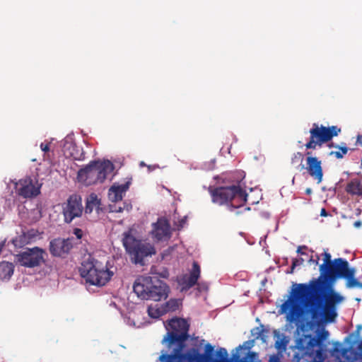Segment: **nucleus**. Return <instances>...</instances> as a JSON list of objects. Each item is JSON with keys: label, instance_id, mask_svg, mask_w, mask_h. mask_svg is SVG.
<instances>
[{"label": "nucleus", "instance_id": "nucleus-1", "mask_svg": "<svg viewBox=\"0 0 362 362\" xmlns=\"http://www.w3.org/2000/svg\"><path fill=\"white\" fill-rule=\"evenodd\" d=\"M351 269L346 259L336 258L318 279H312L309 284H296L291 297L281 307L282 313H287V321L298 322L306 308L312 320L318 325L334 322L337 317V305L344 298L332 288L328 281L344 279Z\"/></svg>", "mask_w": 362, "mask_h": 362}, {"label": "nucleus", "instance_id": "nucleus-2", "mask_svg": "<svg viewBox=\"0 0 362 362\" xmlns=\"http://www.w3.org/2000/svg\"><path fill=\"white\" fill-rule=\"evenodd\" d=\"M165 327L168 332L162 343L165 344L170 354H162L159 357L160 362H214V347L209 343L205 345L204 354H200L199 349L195 347L183 352L189 337V325L186 320L173 318L168 321Z\"/></svg>", "mask_w": 362, "mask_h": 362}, {"label": "nucleus", "instance_id": "nucleus-3", "mask_svg": "<svg viewBox=\"0 0 362 362\" xmlns=\"http://www.w3.org/2000/svg\"><path fill=\"white\" fill-rule=\"evenodd\" d=\"M134 292L142 300L160 301L168 298L169 286L163 281L151 276H139L134 281Z\"/></svg>", "mask_w": 362, "mask_h": 362}, {"label": "nucleus", "instance_id": "nucleus-4", "mask_svg": "<svg viewBox=\"0 0 362 362\" xmlns=\"http://www.w3.org/2000/svg\"><path fill=\"white\" fill-rule=\"evenodd\" d=\"M209 192L213 203L222 206L227 205L230 209H238L247 202V194L240 185L226 187H209Z\"/></svg>", "mask_w": 362, "mask_h": 362}, {"label": "nucleus", "instance_id": "nucleus-5", "mask_svg": "<svg viewBox=\"0 0 362 362\" xmlns=\"http://www.w3.org/2000/svg\"><path fill=\"white\" fill-rule=\"evenodd\" d=\"M136 231L129 228L122 234L123 246L130 256L131 260L134 264L143 265L145 257L151 256L156 253L153 245L149 243H143L135 237Z\"/></svg>", "mask_w": 362, "mask_h": 362}, {"label": "nucleus", "instance_id": "nucleus-6", "mask_svg": "<svg viewBox=\"0 0 362 362\" xmlns=\"http://www.w3.org/2000/svg\"><path fill=\"white\" fill-rule=\"evenodd\" d=\"M79 272L86 283L98 286L105 285L113 275L106 265L91 257L82 262Z\"/></svg>", "mask_w": 362, "mask_h": 362}, {"label": "nucleus", "instance_id": "nucleus-7", "mask_svg": "<svg viewBox=\"0 0 362 362\" xmlns=\"http://www.w3.org/2000/svg\"><path fill=\"white\" fill-rule=\"evenodd\" d=\"M112 170V164L110 161L93 160L78 170L77 178L79 182L88 186L98 182H103Z\"/></svg>", "mask_w": 362, "mask_h": 362}, {"label": "nucleus", "instance_id": "nucleus-8", "mask_svg": "<svg viewBox=\"0 0 362 362\" xmlns=\"http://www.w3.org/2000/svg\"><path fill=\"white\" fill-rule=\"evenodd\" d=\"M309 132L310 139L305 146L307 149H315L317 146L320 147L334 136H337L341 132V129L337 126L325 127L313 123Z\"/></svg>", "mask_w": 362, "mask_h": 362}, {"label": "nucleus", "instance_id": "nucleus-9", "mask_svg": "<svg viewBox=\"0 0 362 362\" xmlns=\"http://www.w3.org/2000/svg\"><path fill=\"white\" fill-rule=\"evenodd\" d=\"M46 252L38 247L27 248L16 255L18 263L25 267L33 268L45 263Z\"/></svg>", "mask_w": 362, "mask_h": 362}, {"label": "nucleus", "instance_id": "nucleus-10", "mask_svg": "<svg viewBox=\"0 0 362 362\" xmlns=\"http://www.w3.org/2000/svg\"><path fill=\"white\" fill-rule=\"evenodd\" d=\"M83 211L82 199L78 194H71L62 205V214L64 222L70 223L76 218L81 217Z\"/></svg>", "mask_w": 362, "mask_h": 362}, {"label": "nucleus", "instance_id": "nucleus-11", "mask_svg": "<svg viewBox=\"0 0 362 362\" xmlns=\"http://www.w3.org/2000/svg\"><path fill=\"white\" fill-rule=\"evenodd\" d=\"M149 234L156 242L168 241L172 235L171 226L165 217H160L151 224Z\"/></svg>", "mask_w": 362, "mask_h": 362}, {"label": "nucleus", "instance_id": "nucleus-12", "mask_svg": "<svg viewBox=\"0 0 362 362\" xmlns=\"http://www.w3.org/2000/svg\"><path fill=\"white\" fill-rule=\"evenodd\" d=\"M305 155L307 156L306 165L299 164L297 169L300 171L305 169L309 175L316 180L317 184L321 183L323 177L321 161L317 157L312 156V153L310 151L306 152Z\"/></svg>", "mask_w": 362, "mask_h": 362}, {"label": "nucleus", "instance_id": "nucleus-13", "mask_svg": "<svg viewBox=\"0 0 362 362\" xmlns=\"http://www.w3.org/2000/svg\"><path fill=\"white\" fill-rule=\"evenodd\" d=\"M200 276L201 267L197 262L194 261L189 272L182 274L177 279L178 284L181 286V291H188L195 285L200 286L198 283Z\"/></svg>", "mask_w": 362, "mask_h": 362}, {"label": "nucleus", "instance_id": "nucleus-14", "mask_svg": "<svg viewBox=\"0 0 362 362\" xmlns=\"http://www.w3.org/2000/svg\"><path fill=\"white\" fill-rule=\"evenodd\" d=\"M17 194L24 198H32L37 197L40 193V187H36L30 178L20 180L16 184Z\"/></svg>", "mask_w": 362, "mask_h": 362}, {"label": "nucleus", "instance_id": "nucleus-15", "mask_svg": "<svg viewBox=\"0 0 362 362\" xmlns=\"http://www.w3.org/2000/svg\"><path fill=\"white\" fill-rule=\"evenodd\" d=\"M72 248L69 239L55 238L49 243V252L54 257H64Z\"/></svg>", "mask_w": 362, "mask_h": 362}, {"label": "nucleus", "instance_id": "nucleus-16", "mask_svg": "<svg viewBox=\"0 0 362 362\" xmlns=\"http://www.w3.org/2000/svg\"><path fill=\"white\" fill-rule=\"evenodd\" d=\"M129 185V182L120 185H112L109 189V199L112 202L121 201L123 197V194L128 189Z\"/></svg>", "mask_w": 362, "mask_h": 362}, {"label": "nucleus", "instance_id": "nucleus-17", "mask_svg": "<svg viewBox=\"0 0 362 362\" xmlns=\"http://www.w3.org/2000/svg\"><path fill=\"white\" fill-rule=\"evenodd\" d=\"M64 153L66 158H71L74 160H83L84 153L81 149H78V146L74 144H66L64 147Z\"/></svg>", "mask_w": 362, "mask_h": 362}, {"label": "nucleus", "instance_id": "nucleus-18", "mask_svg": "<svg viewBox=\"0 0 362 362\" xmlns=\"http://www.w3.org/2000/svg\"><path fill=\"white\" fill-rule=\"evenodd\" d=\"M356 272V269L351 267V269L344 277L346 280V287L348 288H358L362 289V282L355 278Z\"/></svg>", "mask_w": 362, "mask_h": 362}, {"label": "nucleus", "instance_id": "nucleus-19", "mask_svg": "<svg viewBox=\"0 0 362 362\" xmlns=\"http://www.w3.org/2000/svg\"><path fill=\"white\" fill-rule=\"evenodd\" d=\"M346 191L352 195L362 196V183L358 179L351 180L347 184Z\"/></svg>", "mask_w": 362, "mask_h": 362}, {"label": "nucleus", "instance_id": "nucleus-20", "mask_svg": "<svg viewBox=\"0 0 362 362\" xmlns=\"http://www.w3.org/2000/svg\"><path fill=\"white\" fill-rule=\"evenodd\" d=\"M14 266L8 262H0V278L1 279H9L13 275Z\"/></svg>", "mask_w": 362, "mask_h": 362}, {"label": "nucleus", "instance_id": "nucleus-21", "mask_svg": "<svg viewBox=\"0 0 362 362\" xmlns=\"http://www.w3.org/2000/svg\"><path fill=\"white\" fill-rule=\"evenodd\" d=\"M35 235L34 230H29L27 233H23L22 235H20L18 238H16L13 240L15 246L21 247L25 244L29 243L31 238H34Z\"/></svg>", "mask_w": 362, "mask_h": 362}, {"label": "nucleus", "instance_id": "nucleus-22", "mask_svg": "<svg viewBox=\"0 0 362 362\" xmlns=\"http://www.w3.org/2000/svg\"><path fill=\"white\" fill-rule=\"evenodd\" d=\"M233 362H259L257 353L254 351L248 352L243 358H240L238 354H233Z\"/></svg>", "mask_w": 362, "mask_h": 362}, {"label": "nucleus", "instance_id": "nucleus-23", "mask_svg": "<svg viewBox=\"0 0 362 362\" xmlns=\"http://www.w3.org/2000/svg\"><path fill=\"white\" fill-rule=\"evenodd\" d=\"M100 204V200L98 199V197L95 194H91L87 199L86 205L85 208V212L90 214L93 211L94 207H99Z\"/></svg>", "mask_w": 362, "mask_h": 362}, {"label": "nucleus", "instance_id": "nucleus-24", "mask_svg": "<svg viewBox=\"0 0 362 362\" xmlns=\"http://www.w3.org/2000/svg\"><path fill=\"white\" fill-rule=\"evenodd\" d=\"M180 305V303L178 299L171 298L165 304L162 305V306L165 313H167L177 310L179 308Z\"/></svg>", "mask_w": 362, "mask_h": 362}, {"label": "nucleus", "instance_id": "nucleus-25", "mask_svg": "<svg viewBox=\"0 0 362 362\" xmlns=\"http://www.w3.org/2000/svg\"><path fill=\"white\" fill-rule=\"evenodd\" d=\"M147 312L149 317L151 318H158L163 315L165 314L164 310L163 309V306H159L158 305H149L148 307Z\"/></svg>", "mask_w": 362, "mask_h": 362}, {"label": "nucleus", "instance_id": "nucleus-26", "mask_svg": "<svg viewBox=\"0 0 362 362\" xmlns=\"http://www.w3.org/2000/svg\"><path fill=\"white\" fill-rule=\"evenodd\" d=\"M329 335L327 331H323L317 338L314 337L309 341V345L312 347L320 345L322 340L325 339Z\"/></svg>", "mask_w": 362, "mask_h": 362}, {"label": "nucleus", "instance_id": "nucleus-27", "mask_svg": "<svg viewBox=\"0 0 362 362\" xmlns=\"http://www.w3.org/2000/svg\"><path fill=\"white\" fill-rule=\"evenodd\" d=\"M323 263L320 266V274H323L324 271L331 264L333 260L331 259V255L327 252H325L324 254Z\"/></svg>", "mask_w": 362, "mask_h": 362}, {"label": "nucleus", "instance_id": "nucleus-28", "mask_svg": "<svg viewBox=\"0 0 362 362\" xmlns=\"http://www.w3.org/2000/svg\"><path fill=\"white\" fill-rule=\"evenodd\" d=\"M303 158H304V156L302 153L296 152V153H293L291 157V164L295 165L298 163H300V164H302Z\"/></svg>", "mask_w": 362, "mask_h": 362}, {"label": "nucleus", "instance_id": "nucleus-29", "mask_svg": "<svg viewBox=\"0 0 362 362\" xmlns=\"http://www.w3.org/2000/svg\"><path fill=\"white\" fill-rule=\"evenodd\" d=\"M340 151H332L331 155H334L337 158H342L344 155L348 152V148L346 146H341L339 148Z\"/></svg>", "mask_w": 362, "mask_h": 362}, {"label": "nucleus", "instance_id": "nucleus-30", "mask_svg": "<svg viewBox=\"0 0 362 362\" xmlns=\"http://www.w3.org/2000/svg\"><path fill=\"white\" fill-rule=\"evenodd\" d=\"M324 358L322 355V351L321 349H319L316 351L315 357L313 358L310 361L308 362H314V361H319V362H323Z\"/></svg>", "mask_w": 362, "mask_h": 362}, {"label": "nucleus", "instance_id": "nucleus-31", "mask_svg": "<svg viewBox=\"0 0 362 362\" xmlns=\"http://www.w3.org/2000/svg\"><path fill=\"white\" fill-rule=\"evenodd\" d=\"M217 355L221 358H226L227 357L228 353L225 348H220L217 351Z\"/></svg>", "mask_w": 362, "mask_h": 362}, {"label": "nucleus", "instance_id": "nucleus-32", "mask_svg": "<svg viewBox=\"0 0 362 362\" xmlns=\"http://www.w3.org/2000/svg\"><path fill=\"white\" fill-rule=\"evenodd\" d=\"M40 148L44 152H48L49 151V143H42L40 144Z\"/></svg>", "mask_w": 362, "mask_h": 362}, {"label": "nucleus", "instance_id": "nucleus-33", "mask_svg": "<svg viewBox=\"0 0 362 362\" xmlns=\"http://www.w3.org/2000/svg\"><path fill=\"white\" fill-rule=\"evenodd\" d=\"M308 249V247L306 245H300V246H298V249H297V253L301 255H305L306 253L303 252L302 250H307Z\"/></svg>", "mask_w": 362, "mask_h": 362}, {"label": "nucleus", "instance_id": "nucleus-34", "mask_svg": "<svg viewBox=\"0 0 362 362\" xmlns=\"http://www.w3.org/2000/svg\"><path fill=\"white\" fill-rule=\"evenodd\" d=\"M186 221H187V218L185 216L182 218L179 221V225L177 226V229L178 230H180L181 228H183L184 225L186 223Z\"/></svg>", "mask_w": 362, "mask_h": 362}, {"label": "nucleus", "instance_id": "nucleus-35", "mask_svg": "<svg viewBox=\"0 0 362 362\" xmlns=\"http://www.w3.org/2000/svg\"><path fill=\"white\" fill-rule=\"evenodd\" d=\"M292 261L293 263L296 264L297 267L303 264V263L305 262L303 258H299V259L294 258V259H293Z\"/></svg>", "mask_w": 362, "mask_h": 362}, {"label": "nucleus", "instance_id": "nucleus-36", "mask_svg": "<svg viewBox=\"0 0 362 362\" xmlns=\"http://www.w3.org/2000/svg\"><path fill=\"white\" fill-rule=\"evenodd\" d=\"M74 233L78 238H81L82 237L83 232L80 228H75Z\"/></svg>", "mask_w": 362, "mask_h": 362}, {"label": "nucleus", "instance_id": "nucleus-37", "mask_svg": "<svg viewBox=\"0 0 362 362\" xmlns=\"http://www.w3.org/2000/svg\"><path fill=\"white\" fill-rule=\"evenodd\" d=\"M269 362H281V361L279 360V358L276 355H272L270 356ZM314 362H317V361H314Z\"/></svg>", "mask_w": 362, "mask_h": 362}, {"label": "nucleus", "instance_id": "nucleus-38", "mask_svg": "<svg viewBox=\"0 0 362 362\" xmlns=\"http://www.w3.org/2000/svg\"><path fill=\"white\" fill-rule=\"evenodd\" d=\"M296 267H297V266H296V263H293V262H292L291 267V270H290L289 272H288V273H289V274H293V272H294V269H295V268H296Z\"/></svg>", "mask_w": 362, "mask_h": 362}, {"label": "nucleus", "instance_id": "nucleus-39", "mask_svg": "<svg viewBox=\"0 0 362 362\" xmlns=\"http://www.w3.org/2000/svg\"><path fill=\"white\" fill-rule=\"evenodd\" d=\"M327 215H328V214H327V212L326 209H324V208H322V209H321V211H320V216H321L326 217V216H327Z\"/></svg>", "mask_w": 362, "mask_h": 362}, {"label": "nucleus", "instance_id": "nucleus-40", "mask_svg": "<svg viewBox=\"0 0 362 362\" xmlns=\"http://www.w3.org/2000/svg\"><path fill=\"white\" fill-rule=\"evenodd\" d=\"M357 142L360 144V145L362 146V135L358 134L357 136Z\"/></svg>", "mask_w": 362, "mask_h": 362}, {"label": "nucleus", "instance_id": "nucleus-41", "mask_svg": "<svg viewBox=\"0 0 362 362\" xmlns=\"http://www.w3.org/2000/svg\"><path fill=\"white\" fill-rule=\"evenodd\" d=\"M354 226L356 228H358L361 226V222L359 221H356L354 223Z\"/></svg>", "mask_w": 362, "mask_h": 362}, {"label": "nucleus", "instance_id": "nucleus-42", "mask_svg": "<svg viewBox=\"0 0 362 362\" xmlns=\"http://www.w3.org/2000/svg\"><path fill=\"white\" fill-rule=\"evenodd\" d=\"M309 262H313V264H318V260H317H317H314V259H313V257H311V258L310 259Z\"/></svg>", "mask_w": 362, "mask_h": 362}, {"label": "nucleus", "instance_id": "nucleus-43", "mask_svg": "<svg viewBox=\"0 0 362 362\" xmlns=\"http://www.w3.org/2000/svg\"><path fill=\"white\" fill-rule=\"evenodd\" d=\"M358 349L362 353V340L359 342L358 345Z\"/></svg>", "mask_w": 362, "mask_h": 362}, {"label": "nucleus", "instance_id": "nucleus-44", "mask_svg": "<svg viewBox=\"0 0 362 362\" xmlns=\"http://www.w3.org/2000/svg\"><path fill=\"white\" fill-rule=\"evenodd\" d=\"M122 211L123 209L122 207L115 208V209H114V211L115 212H122Z\"/></svg>", "mask_w": 362, "mask_h": 362}, {"label": "nucleus", "instance_id": "nucleus-45", "mask_svg": "<svg viewBox=\"0 0 362 362\" xmlns=\"http://www.w3.org/2000/svg\"><path fill=\"white\" fill-rule=\"evenodd\" d=\"M200 284V286H198L199 287V291H201V290H202V288H206V289L207 288V286H205V285H204V284H202V285L201 284Z\"/></svg>", "mask_w": 362, "mask_h": 362}, {"label": "nucleus", "instance_id": "nucleus-46", "mask_svg": "<svg viewBox=\"0 0 362 362\" xmlns=\"http://www.w3.org/2000/svg\"><path fill=\"white\" fill-rule=\"evenodd\" d=\"M305 193H306L307 194H310L312 193V189H311L310 188H307V189H305Z\"/></svg>", "mask_w": 362, "mask_h": 362}, {"label": "nucleus", "instance_id": "nucleus-47", "mask_svg": "<svg viewBox=\"0 0 362 362\" xmlns=\"http://www.w3.org/2000/svg\"><path fill=\"white\" fill-rule=\"evenodd\" d=\"M3 247H4V244H0V253L2 251Z\"/></svg>", "mask_w": 362, "mask_h": 362}, {"label": "nucleus", "instance_id": "nucleus-48", "mask_svg": "<svg viewBox=\"0 0 362 362\" xmlns=\"http://www.w3.org/2000/svg\"><path fill=\"white\" fill-rule=\"evenodd\" d=\"M140 165H141V166H144V165H146V164H145L143 161H141V162L140 163Z\"/></svg>", "mask_w": 362, "mask_h": 362}, {"label": "nucleus", "instance_id": "nucleus-49", "mask_svg": "<svg viewBox=\"0 0 362 362\" xmlns=\"http://www.w3.org/2000/svg\"><path fill=\"white\" fill-rule=\"evenodd\" d=\"M131 208H132V206H127V211H129V209H131Z\"/></svg>", "mask_w": 362, "mask_h": 362}, {"label": "nucleus", "instance_id": "nucleus-50", "mask_svg": "<svg viewBox=\"0 0 362 362\" xmlns=\"http://www.w3.org/2000/svg\"><path fill=\"white\" fill-rule=\"evenodd\" d=\"M243 349V346H241V345H240V346L237 348V349H238H238Z\"/></svg>", "mask_w": 362, "mask_h": 362}]
</instances>
